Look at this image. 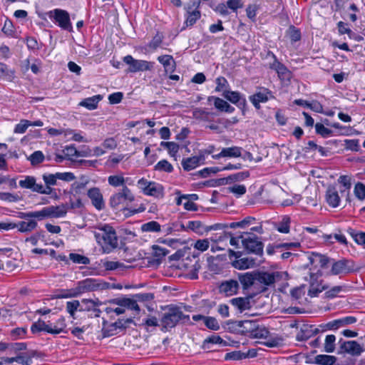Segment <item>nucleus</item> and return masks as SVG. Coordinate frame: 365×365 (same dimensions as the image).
I'll list each match as a JSON object with an SVG mask.
<instances>
[{
  "mask_svg": "<svg viewBox=\"0 0 365 365\" xmlns=\"http://www.w3.org/2000/svg\"><path fill=\"white\" fill-rule=\"evenodd\" d=\"M94 236L98 243L101 245L106 252H109L118 246L116 232L109 225L98 227L97 231L94 232Z\"/></svg>",
  "mask_w": 365,
  "mask_h": 365,
  "instance_id": "obj_1",
  "label": "nucleus"
},
{
  "mask_svg": "<svg viewBox=\"0 0 365 365\" xmlns=\"http://www.w3.org/2000/svg\"><path fill=\"white\" fill-rule=\"evenodd\" d=\"M107 288V284L101 281L88 278L78 282L76 287L68 290V293L60 296V298L76 297L83 293L103 290Z\"/></svg>",
  "mask_w": 365,
  "mask_h": 365,
  "instance_id": "obj_2",
  "label": "nucleus"
},
{
  "mask_svg": "<svg viewBox=\"0 0 365 365\" xmlns=\"http://www.w3.org/2000/svg\"><path fill=\"white\" fill-rule=\"evenodd\" d=\"M189 319V316L184 314L180 308L171 305L168 307V310L162 317L160 322L163 329H168L175 327L180 321L185 322Z\"/></svg>",
  "mask_w": 365,
  "mask_h": 365,
  "instance_id": "obj_3",
  "label": "nucleus"
},
{
  "mask_svg": "<svg viewBox=\"0 0 365 365\" xmlns=\"http://www.w3.org/2000/svg\"><path fill=\"white\" fill-rule=\"evenodd\" d=\"M242 239V243L245 249L249 253H253L259 257L263 254V243L252 233L244 232L239 236Z\"/></svg>",
  "mask_w": 365,
  "mask_h": 365,
  "instance_id": "obj_4",
  "label": "nucleus"
},
{
  "mask_svg": "<svg viewBox=\"0 0 365 365\" xmlns=\"http://www.w3.org/2000/svg\"><path fill=\"white\" fill-rule=\"evenodd\" d=\"M256 287H257L259 293L264 292L267 287L273 285L277 277H279L278 272H269L264 271H255Z\"/></svg>",
  "mask_w": 365,
  "mask_h": 365,
  "instance_id": "obj_5",
  "label": "nucleus"
},
{
  "mask_svg": "<svg viewBox=\"0 0 365 365\" xmlns=\"http://www.w3.org/2000/svg\"><path fill=\"white\" fill-rule=\"evenodd\" d=\"M134 200L135 197L131 190L127 186H123L120 191L110 196L109 205L113 209L117 210L119 205L126 201L131 202L134 201Z\"/></svg>",
  "mask_w": 365,
  "mask_h": 365,
  "instance_id": "obj_6",
  "label": "nucleus"
},
{
  "mask_svg": "<svg viewBox=\"0 0 365 365\" xmlns=\"http://www.w3.org/2000/svg\"><path fill=\"white\" fill-rule=\"evenodd\" d=\"M138 185L146 195L155 197H163V187L158 183L148 181L145 178H141L138 181Z\"/></svg>",
  "mask_w": 365,
  "mask_h": 365,
  "instance_id": "obj_7",
  "label": "nucleus"
},
{
  "mask_svg": "<svg viewBox=\"0 0 365 365\" xmlns=\"http://www.w3.org/2000/svg\"><path fill=\"white\" fill-rule=\"evenodd\" d=\"M46 14L50 19H53L61 29L68 31H72L73 27L68 11L60 9H56L47 12Z\"/></svg>",
  "mask_w": 365,
  "mask_h": 365,
  "instance_id": "obj_8",
  "label": "nucleus"
},
{
  "mask_svg": "<svg viewBox=\"0 0 365 365\" xmlns=\"http://www.w3.org/2000/svg\"><path fill=\"white\" fill-rule=\"evenodd\" d=\"M200 4V1H192L185 6V9L187 12L186 20L184 23L185 26L187 27L193 26L200 18L201 13L199 10Z\"/></svg>",
  "mask_w": 365,
  "mask_h": 365,
  "instance_id": "obj_9",
  "label": "nucleus"
},
{
  "mask_svg": "<svg viewBox=\"0 0 365 365\" xmlns=\"http://www.w3.org/2000/svg\"><path fill=\"white\" fill-rule=\"evenodd\" d=\"M123 61L129 66L128 71L135 73L138 71H150L153 68V63L144 61L134 59L130 55L123 58Z\"/></svg>",
  "mask_w": 365,
  "mask_h": 365,
  "instance_id": "obj_10",
  "label": "nucleus"
},
{
  "mask_svg": "<svg viewBox=\"0 0 365 365\" xmlns=\"http://www.w3.org/2000/svg\"><path fill=\"white\" fill-rule=\"evenodd\" d=\"M61 327H58L57 326H53V327H51L49 325L46 324L45 322L38 319L36 322L32 324L31 330L34 334L41 331H44L50 334H58L61 333L64 329V327L66 326L64 319H62L61 320Z\"/></svg>",
  "mask_w": 365,
  "mask_h": 365,
  "instance_id": "obj_11",
  "label": "nucleus"
},
{
  "mask_svg": "<svg viewBox=\"0 0 365 365\" xmlns=\"http://www.w3.org/2000/svg\"><path fill=\"white\" fill-rule=\"evenodd\" d=\"M355 265L353 261L341 259L335 262L331 267V273L334 275L348 274L355 271Z\"/></svg>",
  "mask_w": 365,
  "mask_h": 365,
  "instance_id": "obj_12",
  "label": "nucleus"
},
{
  "mask_svg": "<svg viewBox=\"0 0 365 365\" xmlns=\"http://www.w3.org/2000/svg\"><path fill=\"white\" fill-rule=\"evenodd\" d=\"M239 289L240 284L238 281L232 279L222 282L219 286L220 293L226 297L237 294Z\"/></svg>",
  "mask_w": 365,
  "mask_h": 365,
  "instance_id": "obj_13",
  "label": "nucleus"
},
{
  "mask_svg": "<svg viewBox=\"0 0 365 365\" xmlns=\"http://www.w3.org/2000/svg\"><path fill=\"white\" fill-rule=\"evenodd\" d=\"M255 275V271L238 273L237 280L241 284L244 290H247L252 286L256 287Z\"/></svg>",
  "mask_w": 365,
  "mask_h": 365,
  "instance_id": "obj_14",
  "label": "nucleus"
},
{
  "mask_svg": "<svg viewBox=\"0 0 365 365\" xmlns=\"http://www.w3.org/2000/svg\"><path fill=\"white\" fill-rule=\"evenodd\" d=\"M19 186L22 188L29 189L33 192L38 193L48 192L43 189V186L41 184H38L36 182V178L34 176H26L24 180H21L19 182Z\"/></svg>",
  "mask_w": 365,
  "mask_h": 365,
  "instance_id": "obj_15",
  "label": "nucleus"
},
{
  "mask_svg": "<svg viewBox=\"0 0 365 365\" xmlns=\"http://www.w3.org/2000/svg\"><path fill=\"white\" fill-rule=\"evenodd\" d=\"M88 196L91 199L92 205L98 210H101L105 207L103 195L98 187H93L88 190Z\"/></svg>",
  "mask_w": 365,
  "mask_h": 365,
  "instance_id": "obj_16",
  "label": "nucleus"
},
{
  "mask_svg": "<svg viewBox=\"0 0 365 365\" xmlns=\"http://www.w3.org/2000/svg\"><path fill=\"white\" fill-rule=\"evenodd\" d=\"M272 56L274 59V61L269 64V68L272 70H274L277 73L279 78L282 80H289L291 76L290 71L284 64L277 60L273 53H272Z\"/></svg>",
  "mask_w": 365,
  "mask_h": 365,
  "instance_id": "obj_17",
  "label": "nucleus"
},
{
  "mask_svg": "<svg viewBox=\"0 0 365 365\" xmlns=\"http://www.w3.org/2000/svg\"><path fill=\"white\" fill-rule=\"evenodd\" d=\"M232 324H235L237 327L241 329V331L244 334H250L253 336V334L257 331L259 324L255 320H242L232 322Z\"/></svg>",
  "mask_w": 365,
  "mask_h": 365,
  "instance_id": "obj_18",
  "label": "nucleus"
},
{
  "mask_svg": "<svg viewBox=\"0 0 365 365\" xmlns=\"http://www.w3.org/2000/svg\"><path fill=\"white\" fill-rule=\"evenodd\" d=\"M260 262V259L252 257H240L232 262V265L235 268L238 269H246L259 265Z\"/></svg>",
  "mask_w": 365,
  "mask_h": 365,
  "instance_id": "obj_19",
  "label": "nucleus"
},
{
  "mask_svg": "<svg viewBox=\"0 0 365 365\" xmlns=\"http://www.w3.org/2000/svg\"><path fill=\"white\" fill-rule=\"evenodd\" d=\"M341 349L352 356H359L364 351V349L356 341H344L341 345Z\"/></svg>",
  "mask_w": 365,
  "mask_h": 365,
  "instance_id": "obj_20",
  "label": "nucleus"
},
{
  "mask_svg": "<svg viewBox=\"0 0 365 365\" xmlns=\"http://www.w3.org/2000/svg\"><path fill=\"white\" fill-rule=\"evenodd\" d=\"M271 93L267 89L263 88L261 91L255 93L249 97L250 101L252 102L256 109L260 108V103H265L269 100L268 95Z\"/></svg>",
  "mask_w": 365,
  "mask_h": 365,
  "instance_id": "obj_21",
  "label": "nucleus"
},
{
  "mask_svg": "<svg viewBox=\"0 0 365 365\" xmlns=\"http://www.w3.org/2000/svg\"><path fill=\"white\" fill-rule=\"evenodd\" d=\"M205 160V155L200 153L199 155L182 159V166L185 170L189 171L197 167L201 161Z\"/></svg>",
  "mask_w": 365,
  "mask_h": 365,
  "instance_id": "obj_22",
  "label": "nucleus"
},
{
  "mask_svg": "<svg viewBox=\"0 0 365 365\" xmlns=\"http://www.w3.org/2000/svg\"><path fill=\"white\" fill-rule=\"evenodd\" d=\"M180 227L183 231L192 230L200 235L206 230L205 225L198 220L188 221L186 225L180 224Z\"/></svg>",
  "mask_w": 365,
  "mask_h": 365,
  "instance_id": "obj_23",
  "label": "nucleus"
},
{
  "mask_svg": "<svg viewBox=\"0 0 365 365\" xmlns=\"http://www.w3.org/2000/svg\"><path fill=\"white\" fill-rule=\"evenodd\" d=\"M252 296L245 297H236L230 299V302L236 307L240 312L249 309L251 307L250 300Z\"/></svg>",
  "mask_w": 365,
  "mask_h": 365,
  "instance_id": "obj_24",
  "label": "nucleus"
},
{
  "mask_svg": "<svg viewBox=\"0 0 365 365\" xmlns=\"http://www.w3.org/2000/svg\"><path fill=\"white\" fill-rule=\"evenodd\" d=\"M327 202L333 207H336L339 205L340 197L335 187L329 186L326 192Z\"/></svg>",
  "mask_w": 365,
  "mask_h": 365,
  "instance_id": "obj_25",
  "label": "nucleus"
},
{
  "mask_svg": "<svg viewBox=\"0 0 365 365\" xmlns=\"http://www.w3.org/2000/svg\"><path fill=\"white\" fill-rule=\"evenodd\" d=\"M68 205L62 204L58 206L46 207L48 217H64L68 211Z\"/></svg>",
  "mask_w": 365,
  "mask_h": 365,
  "instance_id": "obj_26",
  "label": "nucleus"
},
{
  "mask_svg": "<svg viewBox=\"0 0 365 365\" xmlns=\"http://www.w3.org/2000/svg\"><path fill=\"white\" fill-rule=\"evenodd\" d=\"M319 331L318 328H314L312 326L308 327L304 325L300 331L297 335V339L299 341H306L314 335H316Z\"/></svg>",
  "mask_w": 365,
  "mask_h": 365,
  "instance_id": "obj_27",
  "label": "nucleus"
},
{
  "mask_svg": "<svg viewBox=\"0 0 365 365\" xmlns=\"http://www.w3.org/2000/svg\"><path fill=\"white\" fill-rule=\"evenodd\" d=\"M193 118L206 122H211L213 120L216 114L213 112H209L202 108H196L192 112Z\"/></svg>",
  "mask_w": 365,
  "mask_h": 365,
  "instance_id": "obj_28",
  "label": "nucleus"
},
{
  "mask_svg": "<svg viewBox=\"0 0 365 365\" xmlns=\"http://www.w3.org/2000/svg\"><path fill=\"white\" fill-rule=\"evenodd\" d=\"M222 96L234 104L245 105V99L242 97L239 92L225 90L223 91Z\"/></svg>",
  "mask_w": 365,
  "mask_h": 365,
  "instance_id": "obj_29",
  "label": "nucleus"
},
{
  "mask_svg": "<svg viewBox=\"0 0 365 365\" xmlns=\"http://www.w3.org/2000/svg\"><path fill=\"white\" fill-rule=\"evenodd\" d=\"M309 260L311 264H314L315 266L319 265L320 267L324 268L329 262V258L325 255L313 252L312 255L309 257Z\"/></svg>",
  "mask_w": 365,
  "mask_h": 365,
  "instance_id": "obj_30",
  "label": "nucleus"
},
{
  "mask_svg": "<svg viewBox=\"0 0 365 365\" xmlns=\"http://www.w3.org/2000/svg\"><path fill=\"white\" fill-rule=\"evenodd\" d=\"M300 247L299 242H284V243H277L274 246L269 245L267 247V252L268 255L274 254L275 250H292Z\"/></svg>",
  "mask_w": 365,
  "mask_h": 365,
  "instance_id": "obj_31",
  "label": "nucleus"
},
{
  "mask_svg": "<svg viewBox=\"0 0 365 365\" xmlns=\"http://www.w3.org/2000/svg\"><path fill=\"white\" fill-rule=\"evenodd\" d=\"M15 224L16 228L21 232H30L37 227V222L34 220H29L28 222L19 221Z\"/></svg>",
  "mask_w": 365,
  "mask_h": 365,
  "instance_id": "obj_32",
  "label": "nucleus"
},
{
  "mask_svg": "<svg viewBox=\"0 0 365 365\" xmlns=\"http://www.w3.org/2000/svg\"><path fill=\"white\" fill-rule=\"evenodd\" d=\"M43 180L46 184V187H43L44 190L48 191V192H41V194L49 195L52 192L51 186L56 185L58 178H56V173L55 174H47L43 175Z\"/></svg>",
  "mask_w": 365,
  "mask_h": 365,
  "instance_id": "obj_33",
  "label": "nucleus"
},
{
  "mask_svg": "<svg viewBox=\"0 0 365 365\" xmlns=\"http://www.w3.org/2000/svg\"><path fill=\"white\" fill-rule=\"evenodd\" d=\"M102 99L101 95L93 96V97L88 98L82 101L79 105L83 106L88 110H93L97 108L98 103Z\"/></svg>",
  "mask_w": 365,
  "mask_h": 365,
  "instance_id": "obj_34",
  "label": "nucleus"
},
{
  "mask_svg": "<svg viewBox=\"0 0 365 365\" xmlns=\"http://www.w3.org/2000/svg\"><path fill=\"white\" fill-rule=\"evenodd\" d=\"M290 221V217L287 215H284L279 222L274 224V227L279 232L288 233L289 232Z\"/></svg>",
  "mask_w": 365,
  "mask_h": 365,
  "instance_id": "obj_35",
  "label": "nucleus"
},
{
  "mask_svg": "<svg viewBox=\"0 0 365 365\" xmlns=\"http://www.w3.org/2000/svg\"><path fill=\"white\" fill-rule=\"evenodd\" d=\"M336 361V358L334 356L319 354L315 357L314 363L322 365H334Z\"/></svg>",
  "mask_w": 365,
  "mask_h": 365,
  "instance_id": "obj_36",
  "label": "nucleus"
},
{
  "mask_svg": "<svg viewBox=\"0 0 365 365\" xmlns=\"http://www.w3.org/2000/svg\"><path fill=\"white\" fill-rule=\"evenodd\" d=\"M309 278L310 288L309 289L308 294L311 297H317L319 293L322 292L323 290L327 289L326 287H322V288L314 287V281L317 279V275L315 274L310 273Z\"/></svg>",
  "mask_w": 365,
  "mask_h": 365,
  "instance_id": "obj_37",
  "label": "nucleus"
},
{
  "mask_svg": "<svg viewBox=\"0 0 365 365\" xmlns=\"http://www.w3.org/2000/svg\"><path fill=\"white\" fill-rule=\"evenodd\" d=\"M158 61L163 64L165 70L168 68V66H171V71H175L176 68L175 61L170 55H163L158 57Z\"/></svg>",
  "mask_w": 365,
  "mask_h": 365,
  "instance_id": "obj_38",
  "label": "nucleus"
},
{
  "mask_svg": "<svg viewBox=\"0 0 365 365\" xmlns=\"http://www.w3.org/2000/svg\"><path fill=\"white\" fill-rule=\"evenodd\" d=\"M242 148L240 147L233 146L230 148H223V154L225 157L237 158L242 155Z\"/></svg>",
  "mask_w": 365,
  "mask_h": 365,
  "instance_id": "obj_39",
  "label": "nucleus"
},
{
  "mask_svg": "<svg viewBox=\"0 0 365 365\" xmlns=\"http://www.w3.org/2000/svg\"><path fill=\"white\" fill-rule=\"evenodd\" d=\"M332 238H334L337 242H339L341 244H343V245L347 244L346 237L342 233H341L340 231L338 233H334V235H324V239L325 240V241H327L329 243H333V241L331 240Z\"/></svg>",
  "mask_w": 365,
  "mask_h": 365,
  "instance_id": "obj_40",
  "label": "nucleus"
},
{
  "mask_svg": "<svg viewBox=\"0 0 365 365\" xmlns=\"http://www.w3.org/2000/svg\"><path fill=\"white\" fill-rule=\"evenodd\" d=\"M249 175H250V174H249V172H247V171L240 172V173L230 175L228 177H227L226 178H225V180H226L227 183H230L232 182L243 180L245 178H248Z\"/></svg>",
  "mask_w": 365,
  "mask_h": 365,
  "instance_id": "obj_41",
  "label": "nucleus"
},
{
  "mask_svg": "<svg viewBox=\"0 0 365 365\" xmlns=\"http://www.w3.org/2000/svg\"><path fill=\"white\" fill-rule=\"evenodd\" d=\"M69 259L76 264L85 265L90 264V259L88 257L76 253H71L69 255Z\"/></svg>",
  "mask_w": 365,
  "mask_h": 365,
  "instance_id": "obj_42",
  "label": "nucleus"
},
{
  "mask_svg": "<svg viewBox=\"0 0 365 365\" xmlns=\"http://www.w3.org/2000/svg\"><path fill=\"white\" fill-rule=\"evenodd\" d=\"M81 303L85 304V307H83L82 306L79 309L80 312H84V311H92L93 309L95 307H98V305L101 304V302L97 300L96 302L88 299H83L81 300Z\"/></svg>",
  "mask_w": 365,
  "mask_h": 365,
  "instance_id": "obj_43",
  "label": "nucleus"
},
{
  "mask_svg": "<svg viewBox=\"0 0 365 365\" xmlns=\"http://www.w3.org/2000/svg\"><path fill=\"white\" fill-rule=\"evenodd\" d=\"M45 158L43 153L37 150L34 152L29 158L28 160L31 162L32 165H37L42 163Z\"/></svg>",
  "mask_w": 365,
  "mask_h": 365,
  "instance_id": "obj_44",
  "label": "nucleus"
},
{
  "mask_svg": "<svg viewBox=\"0 0 365 365\" xmlns=\"http://www.w3.org/2000/svg\"><path fill=\"white\" fill-rule=\"evenodd\" d=\"M336 337L333 334L327 335L325 339L324 351L332 353L335 349Z\"/></svg>",
  "mask_w": 365,
  "mask_h": 365,
  "instance_id": "obj_45",
  "label": "nucleus"
},
{
  "mask_svg": "<svg viewBox=\"0 0 365 365\" xmlns=\"http://www.w3.org/2000/svg\"><path fill=\"white\" fill-rule=\"evenodd\" d=\"M155 170L171 173L173 170V167L168 160H162L155 165Z\"/></svg>",
  "mask_w": 365,
  "mask_h": 365,
  "instance_id": "obj_46",
  "label": "nucleus"
},
{
  "mask_svg": "<svg viewBox=\"0 0 365 365\" xmlns=\"http://www.w3.org/2000/svg\"><path fill=\"white\" fill-rule=\"evenodd\" d=\"M141 230L143 232H160V225L156 221H150L142 225Z\"/></svg>",
  "mask_w": 365,
  "mask_h": 365,
  "instance_id": "obj_47",
  "label": "nucleus"
},
{
  "mask_svg": "<svg viewBox=\"0 0 365 365\" xmlns=\"http://www.w3.org/2000/svg\"><path fill=\"white\" fill-rule=\"evenodd\" d=\"M125 178L120 175H110L108 178L109 185L113 187L125 186Z\"/></svg>",
  "mask_w": 365,
  "mask_h": 365,
  "instance_id": "obj_48",
  "label": "nucleus"
},
{
  "mask_svg": "<svg viewBox=\"0 0 365 365\" xmlns=\"http://www.w3.org/2000/svg\"><path fill=\"white\" fill-rule=\"evenodd\" d=\"M81 304L78 300L67 302L66 310L72 317H74L75 312L81 308Z\"/></svg>",
  "mask_w": 365,
  "mask_h": 365,
  "instance_id": "obj_49",
  "label": "nucleus"
},
{
  "mask_svg": "<svg viewBox=\"0 0 365 365\" xmlns=\"http://www.w3.org/2000/svg\"><path fill=\"white\" fill-rule=\"evenodd\" d=\"M348 232L352 236L357 244L365 246V232L355 233L354 230L351 228L348 230Z\"/></svg>",
  "mask_w": 365,
  "mask_h": 365,
  "instance_id": "obj_50",
  "label": "nucleus"
},
{
  "mask_svg": "<svg viewBox=\"0 0 365 365\" xmlns=\"http://www.w3.org/2000/svg\"><path fill=\"white\" fill-rule=\"evenodd\" d=\"M205 325L210 329L217 331L220 329V324L215 317H207L205 318Z\"/></svg>",
  "mask_w": 365,
  "mask_h": 365,
  "instance_id": "obj_51",
  "label": "nucleus"
},
{
  "mask_svg": "<svg viewBox=\"0 0 365 365\" xmlns=\"http://www.w3.org/2000/svg\"><path fill=\"white\" fill-rule=\"evenodd\" d=\"M26 334V329L24 327H18L11 331L10 335L13 340L23 338Z\"/></svg>",
  "mask_w": 365,
  "mask_h": 365,
  "instance_id": "obj_52",
  "label": "nucleus"
},
{
  "mask_svg": "<svg viewBox=\"0 0 365 365\" xmlns=\"http://www.w3.org/2000/svg\"><path fill=\"white\" fill-rule=\"evenodd\" d=\"M315 130L317 134L321 135L324 138L329 136L332 133L330 129L327 128L323 124L320 123H317L315 125Z\"/></svg>",
  "mask_w": 365,
  "mask_h": 365,
  "instance_id": "obj_53",
  "label": "nucleus"
},
{
  "mask_svg": "<svg viewBox=\"0 0 365 365\" xmlns=\"http://www.w3.org/2000/svg\"><path fill=\"white\" fill-rule=\"evenodd\" d=\"M123 304V307H127L129 309L135 310L138 313L140 312V307L138 305L136 300L135 298L133 297V299L130 298H125Z\"/></svg>",
  "mask_w": 365,
  "mask_h": 365,
  "instance_id": "obj_54",
  "label": "nucleus"
},
{
  "mask_svg": "<svg viewBox=\"0 0 365 365\" xmlns=\"http://www.w3.org/2000/svg\"><path fill=\"white\" fill-rule=\"evenodd\" d=\"M30 125V120H21L20 123L16 125L14 128V133H24Z\"/></svg>",
  "mask_w": 365,
  "mask_h": 365,
  "instance_id": "obj_55",
  "label": "nucleus"
},
{
  "mask_svg": "<svg viewBox=\"0 0 365 365\" xmlns=\"http://www.w3.org/2000/svg\"><path fill=\"white\" fill-rule=\"evenodd\" d=\"M345 286H335L333 287L331 289L328 290L325 292V296L327 298L332 299L337 296V294L344 290Z\"/></svg>",
  "mask_w": 365,
  "mask_h": 365,
  "instance_id": "obj_56",
  "label": "nucleus"
},
{
  "mask_svg": "<svg viewBox=\"0 0 365 365\" xmlns=\"http://www.w3.org/2000/svg\"><path fill=\"white\" fill-rule=\"evenodd\" d=\"M245 359V352L242 351H235L232 352L227 353L225 359L240 360Z\"/></svg>",
  "mask_w": 365,
  "mask_h": 365,
  "instance_id": "obj_57",
  "label": "nucleus"
},
{
  "mask_svg": "<svg viewBox=\"0 0 365 365\" xmlns=\"http://www.w3.org/2000/svg\"><path fill=\"white\" fill-rule=\"evenodd\" d=\"M56 178L65 182H71L76 179L74 174L71 172L56 173Z\"/></svg>",
  "mask_w": 365,
  "mask_h": 365,
  "instance_id": "obj_58",
  "label": "nucleus"
},
{
  "mask_svg": "<svg viewBox=\"0 0 365 365\" xmlns=\"http://www.w3.org/2000/svg\"><path fill=\"white\" fill-rule=\"evenodd\" d=\"M221 170L222 168L217 167L205 168L199 171V175L202 178H207L211 173L215 174Z\"/></svg>",
  "mask_w": 365,
  "mask_h": 365,
  "instance_id": "obj_59",
  "label": "nucleus"
},
{
  "mask_svg": "<svg viewBox=\"0 0 365 365\" xmlns=\"http://www.w3.org/2000/svg\"><path fill=\"white\" fill-rule=\"evenodd\" d=\"M31 220L36 218L38 220L48 217L46 207L39 211L31 212Z\"/></svg>",
  "mask_w": 365,
  "mask_h": 365,
  "instance_id": "obj_60",
  "label": "nucleus"
},
{
  "mask_svg": "<svg viewBox=\"0 0 365 365\" xmlns=\"http://www.w3.org/2000/svg\"><path fill=\"white\" fill-rule=\"evenodd\" d=\"M354 193L359 200H364L365 198V186L362 183L358 182L355 185Z\"/></svg>",
  "mask_w": 365,
  "mask_h": 365,
  "instance_id": "obj_61",
  "label": "nucleus"
},
{
  "mask_svg": "<svg viewBox=\"0 0 365 365\" xmlns=\"http://www.w3.org/2000/svg\"><path fill=\"white\" fill-rule=\"evenodd\" d=\"M230 192L235 194L237 197L244 195L246 192V187L242 185H235L228 187Z\"/></svg>",
  "mask_w": 365,
  "mask_h": 365,
  "instance_id": "obj_62",
  "label": "nucleus"
},
{
  "mask_svg": "<svg viewBox=\"0 0 365 365\" xmlns=\"http://www.w3.org/2000/svg\"><path fill=\"white\" fill-rule=\"evenodd\" d=\"M163 38V35L160 33H157L155 36L153 38L151 41L149 43V47L153 49H156L161 44Z\"/></svg>",
  "mask_w": 365,
  "mask_h": 365,
  "instance_id": "obj_63",
  "label": "nucleus"
},
{
  "mask_svg": "<svg viewBox=\"0 0 365 365\" xmlns=\"http://www.w3.org/2000/svg\"><path fill=\"white\" fill-rule=\"evenodd\" d=\"M210 242L207 239L198 240L195 243L194 247L201 252L207 250L209 247Z\"/></svg>",
  "mask_w": 365,
  "mask_h": 365,
  "instance_id": "obj_64",
  "label": "nucleus"
}]
</instances>
